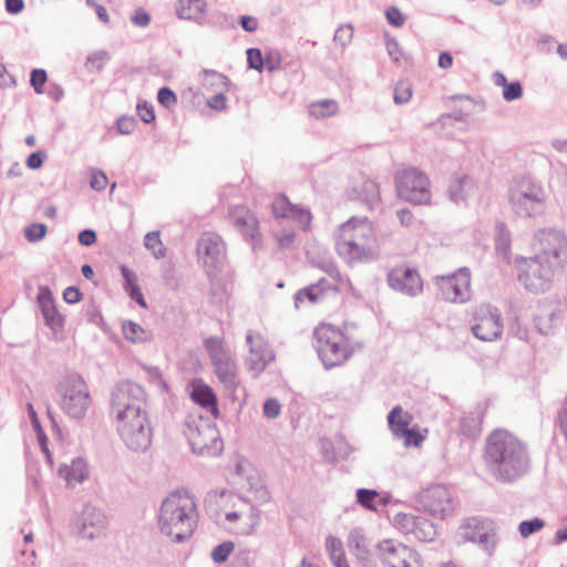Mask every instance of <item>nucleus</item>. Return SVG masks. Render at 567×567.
<instances>
[{"label": "nucleus", "mask_w": 567, "mask_h": 567, "mask_svg": "<svg viewBox=\"0 0 567 567\" xmlns=\"http://www.w3.org/2000/svg\"><path fill=\"white\" fill-rule=\"evenodd\" d=\"M523 95V89L519 82H511L503 89V97L506 101L517 100Z\"/></svg>", "instance_id": "48"}, {"label": "nucleus", "mask_w": 567, "mask_h": 567, "mask_svg": "<svg viewBox=\"0 0 567 567\" xmlns=\"http://www.w3.org/2000/svg\"><path fill=\"white\" fill-rule=\"evenodd\" d=\"M137 113L143 122L151 123L155 120V113L152 105L147 103H138L137 104Z\"/></svg>", "instance_id": "53"}, {"label": "nucleus", "mask_w": 567, "mask_h": 567, "mask_svg": "<svg viewBox=\"0 0 567 567\" xmlns=\"http://www.w3.org/2000/svg\"><path fill=\"white\" fill-rule=\"evenodd\" d=\"M427 429H421L419 425H409L403 429L394 430V435L402 440L405 447H420L427 436Z\"/></svg>", "instance_id": "29"}, {"label": "nucleus", "mask_w": 567, "mask_h": 567, "mask_svg": "<svg viewBox=\"0 0 567 567\" xmlns=\"http://www.w3.org/2000/svg\"><path fill=\"white\" fill-rule=\"evenodd\" d=\"M205 11V0H179L176 7L178 18L186 20L198 19Z\"/></svg>", "instance_id": "30"}, {"label": "nucleus", "mask_w": 567, "mask_h": 567, "mask_svg": "<svg viewBox=\"0 0 567 567\" xmlns=\"http://www.w3.org/2000/svg\"><path fill=\"white\" fill-rule=\"evenodd\" d=\"M157 100L165 107H171L177 102L176 94L168 87H162L158 91Z\"/></svg>", "instance_id": "51"}, {"label": "nucleus", "mask_w": 567, "mask_h": 567, "mask_svg": "<svg viewBox=\"0 0 567 567\" xmlns=\"http://www.w3.org/2000/svg\"><path fill=\"white\" fill-rule=\"evenodd\" d=\"M187 439L193 451L199 455L216 456L223 451L218 427L203 417L188 424Z\"/></svg>", "instance_id": "10"}, {"label": "nucleus", "mask_w": 567, "mask_h": 567, "mask_svg": "<svg viewBox=\"0 0 567 567\" xmlns=\"http://www.w3.org/2000/svg\"><path fill=\"white\" fill-rule=\"evenodd\" d=\"M109 184L106 175L101 171H92L90 185L95 190H104Z\"/></svg>", "instance_id": "49"}, {"label": "nucleus", "mask_w": 567, "mask_h": 567, "mask_svg": "<svg viewBox=\"0 0 567 567\" xmlns=\"http://www.w3.org/2000/svg\"><path fill=\"white\" fill-rule=\"evenodd\" d=\"M417 508L430 516L444 519L452 515L454 502L450 489L443 484H431L416 496Z\"/></svg>", "instance_id": "12"}, {"label": "nucleus", "mask_w": 567, "mask_h": 567, "mask_svg": "<svg viewBox=\"0 0 567 567\" xmlns=\"http://www.w3.org/2000/svg\"><path fill=\"white\" fill-rule=\"evenodd\" d=\"M295 240V233L292 230H285L277 235L278 246L280 248L289 247Z\"/></svg>", "instance_id": "57"}, {"label": "nucleus", "mask_w": 567, "mask_h": 567, "mask_svg": "<svg viewBox=\"0 0 567 567\" xmlns=\"http://www.w3.org/2000/svg\"><path fill=\"white\" fill-rule=\"evenodd\" d=\"M436 285L439 296L445 301L464 302L471 297V275L466 269L439 278Z\"/></svg>", "instance_id": "14"}, {"label": "nucleus", "mask_w": 567, "mask_h": 567, "mask_svg": "<svg viewBox=\"0 0 567 567\" xmlns=\"http://www.w3.org/2000/svg\"><path fill=\"white\" fill-rule=\"evenodd\" d=\"M197 509L195 501L184 492L171 493L162 503L158 526L174 542H183L193 535Z\"/></svg>", "instance_id": "4"}, {"label": "nucleus", "mask_w": 567, "mask_h": 567, "mask_svg": "<svg viewBox=\"0 0 567 567\" xmlns=\"http://www.w3.org/2000/svg\"><path fill=\"white\" fill-rule=\"evenodd\" d=\"M206 351L212 362L224 359L229 355L224 347V340L219 337H210L204 341Z\"/></svg>", "instance_id": "37"}, {"label": "nucleus", "mask_w": 567, "mask_h": 567, "mask_svg": "<svg viewBox=\"0 0 567 567\" xmlns=\"http://www.w3.org/2000/svg\"><path fill=\"white\" fill-rule=\"evenodd\" d=\"M132 21L138 27H146L151 21V17L146 11L137 10L132 17Z\"/></svg>", "instance_id": "59"}, {"label": "nucleus", "mask_w": 567, "mask_h": 567, "mask_svg": "<svg viewBox=\"0 0 567 567\" xmlns=\"http://www.w3.org/2000/svg\"><path fill=\"white\" fill-rule=\"evenodd\" d=\"M37 302L41 310L45 326L55 334L63 332L65 327V317L58 310L52 291L47 286H41L38 290Z\"/></svg>", "instance_id": "17"}, {"label": "nucleus", "mask_w": 567, "mask_h": 567, "mask_svg": "<svg viewBox=\"0 0 567 567\" xmlns=\"http://www.w3.org/2000/svg\"><path fill=\"white\" fill-rule=\"evenodd\" d=\"M535 258L559 270L567 265V237L556 229L540 230L536 236Z\"/></svg>", "instance_id": "9"}, {"label": "nucleus", "mask_w": 567, "mask_h": 567, "mask_svg": "<svg viewBox=\"0 0 567 567\" xmlns=\"http://www.w3.org/2000/svg\"><path fill=\"white\" fill-rule=\"evenodd\" d=\"M45 158V153L38 151L32 153L27 159V166L31 169H38L42 166Z\"/></svg>", "instance_id": "55"}, {"label": "nucleus", "mask_w": 567, "mask_h": 567, "mask_svg": "<svg viewBox=\"0 0 567 567\" xmlns=\"http://www.w3.org/2000/svg\"><path fill=\"white\" fill-rule=\"evenodd\" d=\"M226 519L230 523H235L240 519L247 520L245 526L237 527L235 529V532L238 534H250L254 530L256 524V519L249 509L227 513Z\"/></svg>", "instance_id": "36"}, {"label": "nucleus", "mask_w": 567, "mask_h": 567, "mask_svg": "<svg viewBox=\"0 0 567 567\" xmlns=\"http://www.w3.org/2000/svg\"><path fill=\"white\" fill-rule=\"evenodd\" d=\"M545 526V523L540 518H534L532 520H524L519 524L518 530L522 537L526 538L529 535L539 532Z\"/></svg>", "instance_id": "42"}, {"label": "nucleus", "mask_w": 567, "mask_h": 567, "mask_svg": "<svg viewBox=\"0 0 567 567\" xmlns=\"http://www.w3.org/2000/svg\"><path fill=\"white\" fill-rule=\"evenodd\" d=\"M272 213L276 218H290L296 220L303 230L310 227L312 218L310 212L292 205L284 195H279L274 199Z\"/></svg>", "instance_id": "20"}, {"label": "nucleus", "mask_w": 567, "mask_h": 567, "mask_svg": "<svg viewBox=\"0 0 567 567\" xmlns=\"http://www.w3.org/2000/svg\"><path fill=\"white\" fill-rule=\"evenodd\" d=\"M231 223L250 240L259 239V223L256 216L245 206H236L229 213Z\"/></svg>", "instance_id": "22"}, {"label": "nucleus", "mask_w": 567, "mask_h": 567, "mask_svg": "<svg viewBox=\"0 0 567 567\" xmlns=\"http://www.w3.org/2000/svg\"><path fill=\"white\" fill-rule=\"evenodd\" d=\"M250 347L248 365L256 375L260 374L269 362L275 360L272 349L269 347L267 339L260 332H251L247 337Z\"/></svg>", "instance_id": "18"}, {"label": "nucleus", "mask_w": 567, "mask_h": 567, "mask_svg": "<svg viewBox=\"0 0 567 567\" xmlns=\"http://www.w3.org/2000/svg\"><path fill=\"white\" fill-rule=\"evenodd\" d=\"M47 234V227L43 224H32L25 228V237L30 241L41 240Z\"/></svg>", "instance_id": "47"}, {"label": "nucleus", "mask_w": 567, "mask_h": 567, "mask_svg": "<svg viewBox=\"0 0 567 567\" xmlns=\"http://www.w3.org/2000/svg\"><path fill=\"white\" fill-rule=\"evenodd\" d=\"M198 252L210 260H215L221 254L223 243L219 236L205 234L198 243Z\"/></svg>", "instance_id": "31"}, {"label": "nucleus", "mask_w": 567, "mask_h": 567, "mask_svg": "<svg viewBox=\"0 0 567 567\" xmlns=\"http://www.w3.org/2000/svg\"><path fill=\"white\" fill-rule=\"evenodd\" d=\"M247 61L251 69L257 71H261L264 66L262 55L260 50L258 49H249L247 50Z\"/></svg>", "instance_id": "52"}, {"label": "nucleus", "mask_w": 567, "mask_h": 567, "mask_svg": "<svg viewBox=\"0 0 567 567\" xmlns=\"http://www.w3.org/2000/svg\"><path fill=\"white\" fill-rule=\"evenodd\" d=\"M219 381L229 389L237 386V368L230 355L212 362Z\"/></svg>", "instance_id": "27"}, {"label": "nucleus", "mask_w": 567, "mask_h": 567, "mask_svg": "<svg viewBox=\"0 0 567 567\" xmlns=\"http://www.w3.org/2000/svg\"><path fill=\"white\" fill-rule=\"evenodd\" d=\"M126 290L128 291L132 299H134L143 308H146V302L138 285L130 287Z\"/></svg>", "instance_id": "62"}, {"label": "nucleus", "mask_w": 567, "mask_h": 567, "mask_svg": "<svg viewBox=\"0 0 567 567\" xmlns=\"http://www.w3.org/2000/svg\"><path fill=\"white\" fill-rule=\"evenodd\" d=\"M338 112V103L334 100H321L310 104L309 113L316 118L334 115Z\"/></svg>", "instance_id": "35"}, {"label": "nucleus", "mask_w": 567, "mask_h": 567, "mask_svg": "<svg viewBox=\"0 0 567 567\" xmlns=\"http://www.w3.org/2000/svg\"><path fill=\"white\" fill-rule=\"evenodd\" d=\"M146 406L145 390L137 383L121 382L112 394L111 411L116 430L126 446L134 451H144L152 442L153 430Z\"/></svg>", "instance_id": "1"}, {"label": "nucleus", "mask_w": 567, "mask_h": 567, "mask_svg": "<svg viewBox=\"0 0 567 567\" xmlns=\"http://www.w3.org/2000/svg\"><path fill=\"white\" fill-rule=\"evenodd\" d=\"M27 408H28V412H29L30 419L32 421V424H33L35 431L39 434V440H40L41 449L44 452V454L47 455L48 462L50 464H52L53 463L52 456H51V454H50V452L48 450V446H47V437L43 434V431H42V427L40 425V421H39V417H38V414H37L35 410H34V406L31 403H28Z\"/></svg>", "instance_id": "39"}, {"label": "nucleus", "mask_w": 567, "mask_h": 567, "mask_svg": "<svg viewBox=\"0 0 567 567\" xmlns=\"http://www.w3.org/2000/svg\"><path fill=\"white\" fill-rule=\"evenodd\" d=\"M412 97V86L408 82H399L395 87L394 101L398 104L406 103Z\"/></svg>", "instance_id": "45"}, {"label": "nucleus", "mask_w": 567, "mask_h": 567, "mask_svg": "<svg viewBox=\"0 0 567 567\" xmlns=\"http://www.w3.org/2000/svg\"><path fill=\"white\" fill-rule=\"evenodd\" d=\"M63 299L68 303H76L82 299V293L75 287H68L63 292Z\"/></svg>", "instance_id": "56"}, {"label": "nucleus", "mask_w": 567, "mask_h": 567, "mask_svg": "<svg viewBox=\"0 0 567 567\" xmlns=\"http://www.w3.org/2000/svg\"><path fill=\"white\" fill-rule=\"evenodd\" d=\"M24 8L23 0H6V9L9 13L17 14Z\"/></svg>", "instance_id": "63"}, {"label": "nucleus", "mask_w": 567, "mask_h": 567, "mask_svg": "<svg viewBox=\"0 0 567 567\" xmlns=\"http://www.w3.org/2000/svg\"><path fill=\"white\" fill-rule=\"evenodd\" d=\"M313 338L317 353L328 369L343 364L354 352L351 337L331 323L318 324L313 330Z\"/></svg>", "instance_id": "5"}, {"label": "nucleus", "mask_w": 567, "mask_h": 567, "mask_svg": "<svg viewBox=\"0 0 567 567\" xmlns=\"http://www.w3.org/2000/svg\"><path fill=\"white\" fill-rule=\"evenodd\" d=\"M460 535L465 542L487 545L493 537L491 529L476 518L468 519L462 527Z\"/></svg>", "instance_id": "25"}, {"label": "nucleus", "mask_w": 567, "mask_h": 567, "mask_svg": "<svg viewBox=\"0 0 567 567\" xmlns=\"http://www.w3.org/2000/svg\"><path fill=\"white\" fill-rule=\"evenodd\" d=\"M351 197L372 207L380 199L379 188L374 182L360 176L353 181Z\"/></svg>", "instance_id": "26"}, {"label": "nucleus", "mask_w": 567, "mask_h": 567, "mask_svg": "<svg viewBox=\"0 0 567 567\" xmlns=\"http://www.w3.org/2000/svg\"><path fill=\"white\" fill-rule=\"evenodd\" d=\"M517 278L526 290L533 293H543L550 289L554 275L557 271L546 265L540 258L520 257L515 260Z\"/></svg>", "instance_id": "7"}, {"label": "nucleus", "mask_w": 567, "mask_h": 567, "mask_svg": "<svg viewBox=\"0 0 567 567\" xmlns=\"http://www.w3.org/2000/svg\"><path fill=\"white\" fill-rule=\"evenodd\" d=\"M58 474L65 482L66 486L74 487L87 480V464L81 457L73 458L70 463L62 464L58 470Z\"/></svg>", "instance_id": "24"}, {"label": "nucleus", "mask_w": 567, "mask_h": 567, "mask_svg": "<svg viewBox=\"0 0 567 567\" xmlns=\"http://www.w3.org/2000/svg\"><path fill=\"white\" fill-rule=\"evenodd\" d=\"M122 275L126 281V289L137 285L136 275L126 267H122Z\"/></svg>", "instance_id": "64"}, {"label": "nucleus", "mask_w": 567, "mask_h": 567, "mask_svg": "<svg viewBox=\"0 0 567 567\" xmlns=\"http://www.w3.org/2000/svg\"><path fill=\"white\" fill-rule=\"evenodd\" d=\"M235 545L233 542H225L212 551V558L215 563H224L228 556L233 553Z\"/></svg>", "instance_id": "43"}, {"label": "nucleus", "mask_w": 567, "mask_h": 567, "mask_svg": "<svg viewBox=\"0 0 567 567\" xmlns=\"http://www.w3.org/2000/svg\"><path fill=\"white\" fill-rule=\"evenodd\" d=\"M509 204L518 216L533 217L546 204V192L535 181L523 177L513 183L509 188Z\"/></svg>", "instance_id": "6"}, {"label": "nucleus", "mask_w": 567, "mask_h": 567, "mask_svg": "<svg viewBox=\"0 0 567 567\" xmlns=\"http://www.w3.org/2000/svg\"><path fill=\"white\" fill-rule=\"evenodd\" d=\"M352 38L353 28L350 24L339 27L334 33V41L339 42L343 47L350 43Z\"/></svg>", "instance_id": "46"}, {"label": "nucleus", "mask_w": 567, "mask_h": 567, "mask_svg": "<svg viewBox=\"0 0 567 567\" xmlns=\"http://www.w3.org/2000/svg\"><path fill=\"white\" fill-rule=\"evenodd\" d=\"M144 245L147 249L152 250L156 258L164 257L165 248L163 246L158 231H152L146 234L144 238Z\"/></svg>", "instance_id": "40"}, {"label": "nucleus", "mask_w": 567, "mask_h": 567, "mask_svg": "<svg viewBox=\"0 0 567 567\" xmlns=\"http://www.w3.org/2000/svg\"><path fill=\"white\" fill-rule=\"evenodd\" d=\"M48 81L47 72L42 69H34L31 72L30 84L38 94L44 92V85Z\"/></svg>", "instance_id": "44"}, {"label": "nucleus", "mask_w": 567, "mask_h": 567, "mask_svg": "<svg viewBox=\"0 0 567 567\" xmlns=\"http://www.w3.org/2000/svg\"><path fill=\"white\" fill-rule=\"evenodd\" d=\"M334 246L338 256L348 264L372 260L380 250L375 228L365 217H351L339 225Z\"/></svg>", "instance_id": "2"}, {"label": "nucleus", "mask_w": 567, "mask_h": 567, "mask_svg": "<svg viewBox=\"0 0 567 567\" xmlns=\"http://www.w3.org/2000/svg\"><path fill=\"white\" fill-rule=\"evenodd\" d=\"M394 524L400 532L403 534H412L421 542H431L436 535L433 523L411 513L396 514Z\"/></svg>", "instance_id": "16"}, {"label": "nucleus", "mask_w": 567, "mask_h": 567, "mask_svg": "<svg viewBox=\"0 0 567 567\" xmlns=\"http://www.w3.org/2000/svg\"><path fill=\"white\" fill-rule=\"evenodd\" d=\"M136 122L133 117L123 116L117 121V128L122 134H130L134 131Z\"/></svg>", "instance_id": "54"}, {"label": "nucleus", "mask_w": 567, "mask_h": 567, "mask_svg": "<svg viewBox=\"0 0 567 567\" xmlns=\"http://www.w3.org/2000/svg\"><path fill=\"white\" fill-rule=\"evenodd\" d=\"M122 332L126 340L133 343L145 342L151 339V333L134 321H126L122 324Z\"/></svg>", "instance_id": "33"}, {"label": "nucleus", "mask_w": 567, "mask_h": 567, "mask_svg": "<svg viewBox=\"0 0 567 567\" xmlns=\"http://www.w3.org/2000/svg\"><path fill=\"white\" fill-rule=\"evenodd\" d=\"M358 502L365 508L378 511L380 505L384 506L383 499L375 491L359 489L357 493Z\"/></svg>", "instance_id": "38"}, {"label": "nucleus", "mask_w": 567, "mask_h": 567, "mask_svg": "<svg viewBox=\"0 0 567 567\" xmlns=\"http://www.w3.org/2000/svg\"><path fill=\"white\" fill-rule=\"evenodd\" d=\"M486 463L503 481H513L528 467V455L524 443L506 430L489 434L485 447Z\"/></svg>", "instance_id": "3"}, {"label": "nucleus", "mask_w": 567, "mask_h": 567, "mask_svg": "<svg viewBox=\"0 0 567 567\" xmlns=\"http://www.w3.org/2000/svg\"><path fill=\"white\" fill-rule=\"evenodd\" d=\"M61 409L73 419H82L92 404L86 382L76 375L66 378L59 385Z\"/></svg>", "instance_id": "8"}, {"label": "nucleus", "mask_w": 567, "mask_h": 567, "mask_svg": "<svg viewBox=\"0 0 567 567\" xmlns=\"http://www.w3.org/2000/svg\"><path fill=\"white\" fill-rule=\"evenodd\" d=\"M392 567H423L420 555L405 545L392 548Z\"/></svg>", "instance_id": "28"}, {"label": "nucleus", "mask_w": 567, "mask_h": 567, "mask_svg": "<svg viewBox=\"0 0 567 567\" xmlns=\"http://www.w3.org/2000/svg\"><path fill=\"white\" fill-rule=\"evenodd\" d=\"M281 412V405L276 399H268L264 403L262 413L268 419L277 417Z\"/></svg>", "instance_id": "50"}, {"label": "nucleus", "mask_w": 567, "mask_h": 567, "mask_svg": "<svg viewBox=\"0 0 567 567\" xmlns=\"http://www.w3.org/2000/svg\"><path fill=\"white\" fill-rule=\"evenodd\" d=\"M240 24L244 30L248 32H254L258 29V20L255 17L243 16L240 18Z\"/></svg>", "instance_id": "60"}, {"label": "nucleus", "mask_w": 567, "mask_h": 567, "mask_svg": "<svg viewBox=\"0 0 567 567\" xmlns=\"http://www.w3.org/2000/svg\"><path fill=\"white\" fill-rule=\"evenodd\" d=\"M475 323L472 331L483 341L496 340L502 334L503 324L499 315L489 306L481 305L474 311Z\"/></svg>", "instance_id": "15"}, {"label": "nucleus", "mask_w": 567, "mask_h": 567, "mask_svg": "<svg viewBox=\"0 0 567 567\" xmlns=\"http://www.w3.org/2000/svg\"><path fill=\"white\" fill-rule=\"evenodd\" d=\"M392 288L406 296H416L423 291V280L416 269L408 266L398 267Z\"/></svg>", "instance_id": "21"}, {"label": "nucleus", "mask_w": 567, "mask_h": 567, "mask_svg": "<svg viewBox=\"0 0 567 567\" xmlns=\"http://www.w3.org/2000/svg\"><path fill=\"white\" fill-rule=\"evenodd\" d=\"M96 241V234L91 229L82 230L79 234V243L83 246H92Z\"/></svg>", "instance_id": "58"}, {"label": "nucleus", "mask_w": 567, "mask_h": 567, "mask_svg": "<svg viewBox=\"0 0 567 567\" xmlns=\"http://www.w3.org/2000/svg\"><path fill=\"white\" fill-rule=\"evenodd\" d=\"M398 196L413 204H429L431 200V183L427 176L415 169L408 168L395 177Z\"/></svg>", "instance_id": "11"}, {"label": "nucleus", "mask_w": 567, "mask_h": 567, "mask_svg": "<svg viewBox=\"0 0 567 567\" xmlns=\"http://www.w3.org/2000/svg\"><path fill=\"white\" fill-rule=\"evenodd\" d=\"M344 280L339 274L330 275L328 278H321L318 282L301 289L296 295V305L305 302L329 303L339 299L340 289Z\"/></svg>", "instance_id": "13"}, {"label": "nucleus", "mask_w": 567, "mask_h": 567, "mask_svg": "<svg viewBox=\"0 0 567 567\" xmlns=\"http://www.w3.org/2000/svg\"><path fill=\"white\" fill-rule=\"evenodd\" d=\"M326 548L336 567H350L344 555L342 542L339 538L328 536L326 538Z\"/></svg>", "instance_id": "32"}, {"label": "nucleus", "mask_w": 567, "mask_h": 567, "mask_svg": "<svg viewBox=\"0 0 567 567\" xmlns=\"http://www.w3.org/2000/svg\"><path fill=\"white\" fill-rule=\"evenodd\" d=\"M348 547L358 559L362 561H370L365 539L359 532H352L349 535Z\"/></svg>", "instance_id": "34"}, {"label": "nucleus", "mask_w": 567, "mask_h": 567, "mask_svg": "<svg viewBox=\"0 0 567 567\" xmlns=\"http://www.w3.org/2000/svg\"><path fill=\"white\" fill-rule=\"evenodd\" d=\"M208 105L216 110L221 111L226 107V97L224 94H216L212 99L208 100Z\"/></svg>", "instance_id": "61"}, {"label": "nucleus", "mask_w": 567, "mask_h": 567, "mask_svg": "<svg viewBox=\"0 0 567 567\" xmlns=\"http://www.w3.org/2000/svg\"><path fill=\"white\" fill-rule=\"evenodd\" d=\"M190 398L202 408L217 419L219 416L218 400L213 389L202 380H194L190 383Z\"/></svg>", "instance_id": "23"}, {"label": "nucleus", "mask_w": 567, "mask_h": 567, "mask_svg": "<svg viewBox=\"0 0 567 567\" xmlns=\"http://www.w3.org/2000/svg\"><path fill=\"white\" fill-rule=\"evenodd\" d=\"M413 416L403 411L401 408H395L392 410V432L394 430L403 429L405 426L411 425Z\"/></svg>", "instance_id": "41"}, {"label": "nucleus", "mask_w": 567, "mask_h": 567, "mask_svg": "<svg viewBox=\"0 0 567 567\" xmlns=\"http://www.w3.org/2000/svg\"><path fill=\"white\" fill-rule=\"evenodd\" d=\"M107 527V518L101 508L86 505L82 512L80 535L94 539L102 536Z\"/></svg>", "instance_id": "19"}]
</instances>
